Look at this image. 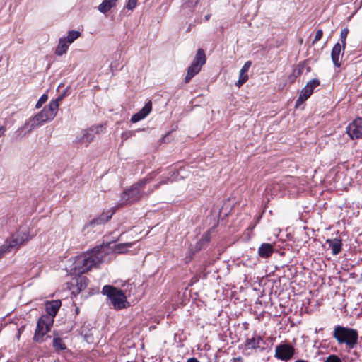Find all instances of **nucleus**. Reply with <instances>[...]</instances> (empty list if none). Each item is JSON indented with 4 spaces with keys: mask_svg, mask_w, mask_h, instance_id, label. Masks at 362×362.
Instances as JSON below:
<instances>
[{
    "mask_svg": "<svg viewBox=\"0 0 362 362\" xmlns=\"http://www.w3.org/2000/svg\"><path fill=\"white\" fill-rule=\"evenodd\" d=\"M23 328H24L23 327H21L18 329V336H17L18 339H19L20 335H21V332H22V330L23 329Z\"/></svg>",
    "mask_w": 362,
    "mask_h": 362,
    "instance_id": "58836bf2",
    "label": "nucleus"
},
{
    "mask_svg": "<svg viewBox=\"0 0 362 362\" xmlns=\"http://www.w3.org/2000/svg\"><path fill=\"white\" fill-rule=\"evenodd\" d=\"M78 277L76 279V286L78 289L81 291L84 290L88 283V279L85 276H81V274H78Z\"/></svg>",
    "mask_w": 362,
    "mask_h": 362,
    "instance_id": "b1692460",
    "label": "nucleus"
},
{
    "mask_svg": "<svg viewBox=\"0 0 362 362\" xmlns=\"http://www.w3.org/2000/svg\"><path fill=\"white\" fill-rule=\"evenodd\" d=\"M130 245H131L129 243L119 244V245H117V248L119 250V252H123V251L122 250L124 249V247H130Z\"/></svg>",
    "mask_w": 362,
    "mask_h": 362,
    "instance_id": "f704fd0d",
    "label": "nucleus"
},
{
    "mask_svg": "<svg viewBox=\"0 0 362 362\" xmlns=\"http://www.w3.org/2000/svg\"><path fill=\"white\" fill-rule=\"evenodd\" d=\"M75 311H76V313L78 314L79 313V308H76Z\"/></svg>",
    "mask_w": 362,
    "mask_h": 362,
    "instance_id": "79ce46f5",
    "label": "nucleus"
},
{
    "mask_svg": "<svg viewBox=\"0 0 362 362\" xmlns=\"http://www.w3.org/2000/svg\"><path fill=\"white\" fill-rule=\"evenodd\" d=\"M68 88H66V90L54 101H57V103L59 104V101L62 100L66 95Z\"/></svg>",
    "mask_w": 362,
    "mask_h": 362,
    "instance_id": "72a5a7b5",
    "label": "nucleus"
},
{
    "mask_svg": "<svg viewBox=\"0 0 362 362\" xmlns=\"http://www.w3.org/2000/svg\"><path fill=\"white\" fill-rule=\"evenodd\" d=\"M117 1L118 0H103L98 7V11L103 13H106L116 6Z\"/></svg>",
    "mask_w": 362,
    "mask_h": 362,
    "instance_id": "412c9836",
    "label": "nucleus"
},
{
    "mask_svg": "<svg viewBox=\"0 0 362 362\" xmlns=\"http://www.w3.org/2000/svg\"><path fill=\"white\" fill-rule=\"evenodd\" d=\"M152 110V103L149 100L148 103L145 104L143 108L133 115L131 118V122L133 123H136L143 119H144L151 111Z\"/></svg>",
    "mask_w": 362,
    "mask_h": 362,
    "instance_id": "4468645a",
    "label": "nucleus"
},
{
    "mask_svg": "<svg viewBox=\"0 0 362 362\" xmlns=\"http://www.w3.org/2000/svg\"><path fill=\"white\" fill-rule=\"evenodd\" d=\"M320 81L317 78H313L308 82L306 86L301 90L299 97L296 102V107L303 103L313 94L314 89L320 86Z\"/></svg>",
    "mask_w": 362,
    "mask_h": 362,
    "instance_id": "1a4fd4ad",
    "label": "nucleus"
},
{
    "mask_svg": "<svg viewBox=\"0 0 362 362\" xmlns=\"http://www.w3.org/2000/svg\"><path fill=\"white\" fill-rule=\"evenodd\" d=\"M248 79V76L247 74H244L241 75V71H240L239 80L238 81L236 86L238 87L241 86L243 83H245Z\"/></svg>",
    "mask_w": 362,
    "mask_h": 362,
    "instance_id": "bb28decb",
    "label": "nucleus"
},
{
    "mask_svg": "<svg viewBox=\"0 0 362 362\" xmlns=\"http://www.w3.org/2000/svg\"><path fill=\"white\" fill-rule=\"evenodd\" d=\"M240 360H241V358H235V361H240Z\"/></svg>",
    "mask_w": 362,
    "mask_h": 362,
    "instance_id": "a18cd8bd",
    "label": "nucleus"
},
{
    "mask_svg": "<svg viewBox=\"0 0 362 362\" xmlns=\"http://www.w3.org/2000/svg\"><path fill=\"white\" fill-rule=\"evenodd\" d=\"M205 18H206V20H209V15L206 16H205Z\"/></svg>",
    "mask_w": 362,
    "mask_h": 362,
    "instance_id": "37998d69",
    "label": "nucleus"
},
{
    "mask_svg": "<svg viewBox=\"0 0 362 362\" xmlns=\"http://www.w3.org/2000/svg\"><path fill=\"white\" fill-rule=\"evenodd\" d=\"M68 44L69 43L63 37L60 38L55 50V54L58 56H62L66 53L69 48Z\"/></svg>",
    "mask_w": 362,
    "mask_h": 362,
    "instance_id": "4be33fe9",
    "label": "nucleus"
},
{
    "mask_svg": "<svg viewBox=\"0 0 362 362\" xmlns=\"http://www.w3.org/2000/svg\"><path fill=\"white\" fill-rule=\"evenodd\" d=\"M333 337L339 344H345L349 349H354L358 344V333L355 329L337 325L334 327Z\"/></svg>",
    "mask_w": 362,
    "mask_h": 362,
    "instance_id": "20e7f679",
    "label": "nucleus"
},
{
    "mask_svg": "<svg viewBox=\"0 0 362 362\" xmlns=\"http://www.w3.org/2000/svg\"><path fill=\"white\" fill-rule=\"evenodd\" d=\"M206 61V57L204 50L201 48L199 49L197 51L191 65L187 68V74L185 78V82L186 83H189L190 80L200 71L202 66L205 64Z\"/></svg>",
    "mask_w": 362,
    "mask_h": 362,
    "instance_id": "0eeeda50",
    "label": "nucleus"
},
{
    "mask_svg": "<svg viewBox=\"0 0 362 362\" xmlns=\"http://www.w3.org/2000/svg\"><path fill=\"white\" fill-rule=\"evenodd\" d=\"M274 246L270 243H264L258 249V255L262 258H268L274 252Z\"/></svg>",
    "mask_w": 362,
    "mask_h": 362,
    "instance_id": "f3484780",
    "label": "nucleus"
},
{
    "mask_svg": "<svg viewBox=\"0 0 362 362\" xmlns=\"http://www.w3.org/2000/svg\"><path fill=\"white\" fill-rule=\"evenodd\" d=\"M187 362H199L196 358H190Z\"/></svg>",
    "mask_w": 362,
    "mask_h": 362,
    "instance_id": "4c0bfd02",
    "label": "nucleus"
},
{
    "mask_svg": "<svg viewBox=\"0 0 362 362\" xmlns=\"http://www.w3.org/2000/svg\"><path fill=\"white\" fill-rule=\"evenodd\" d=\"M81 33L77 30H70L66 37H63L69 44H71L81 36Z\"/></svg>",
    "mask_w": 362,
    "mask_h": 362,
    "instance_id": "393cba45",
    "label": "nucleus"
},
{
    "mask_svg": "<svg viewBox=\"0 0 362 362\" xmlns=\"http://www.w3.org/2000/svg\"><path fill=\"white\" fill-rule=\"evenodd\" d=\"M346 133L351 139H358L362 137V118L358 117L351 122L346 127Z\"/></svg>",
    "mask_w": 362,
    "mask_h": 362,
    "instance_id": "9b49d317",
    "label": "nucleus"
},
{
    "mask_svg": "<svg viewBox=\"0 0 362 362\" xmlns=\"http://www.w3.org/2000/svg\"><path fill=\"white\" fill-rule=\"evenodd\" d=\"M261 342H264L261 336L255 334L251 338H247L245 341L246 349H257L260 348Z\"/></svg>",
    "mask_w": 362,
    "mask_h": 362,
    "instance_id": "dca6fc26",
    "label": "nucleus"
},
{
    "mask_svg": "<svg viewBox=\"0 0 362 362\" xmlns=\"http://www.w3.org/2000/svg\"><path fill=\"white\" fill-rule=\"evenodd\" d=\"M324 362H342V361L337 355L331 354L326 358Z\"/></svg>",
    "mask_w": 362,
    "mask_h": 362,
    "instance_id": "cd10ccee",
    "label": "nucleus"
},
{
    "mask_svg": "<svg viewBox=\"0 0 362 362\" xmlns=\"http://www.w3.org/2000/svg\"><path fill=\"white\" fill-rule=\"evenodd\" d=\"M158 174V172H151L144 178L133 184L130 188L124 191L121 194V205L132 204L140 200L144 196H148L154 190L158 189L161 185L166 184L168 181L173 182L176 180L177 177H175V175L178 174V171L174 170L173 171L169 173V174H170V175H162L160 177V182L158 184L154 185L153 187L150 189L148 192H145L144 189L146 185L153 180Z\"/></svg>",
    "mask_w": 362,
    "mask_h": 362,
    "instance_id": "f257e3e1",
    "label": "nucleus"
},
{
    "mask_svg": "<svg viewBox=\"0 0 362 362\" xmlns=\"http://www.w3.org/2000/svg\"><path fill=\"white\" fill-rule=\"evenodd\" d=\"M240 360H241V358H235V361H240Z\"/></svg>",
    "mask_w": 362,
    "mask_h": 362,
    "instance_id": "c03bdc74",
    "label": "nucleus"
},
{
    "mask_svg": "<svg viewBox=\"0 0 362 362\" xmlns=\"http://www.w3.org/2000/svg\"><path fill=\"white\" fill-rule=\"evenodd\" d=\"M47 99H48L47 95V94H43L40 98V99L38 100L37 103H36L35 107L37 109L40 108L42 106V105L47 102Z\"/></svg>",
    "mask_w": 362,
    "mask_h": 362,
    "instance_id": "a878e982",
    "label": "nucleus"
},
{
    "mask_svg": "<svg viewBox=\"0 0 362 362\" xmlns=\"http://www.w3.org/2000/svg\"><path fill=\"white\" fill-rule=\"evenodd\" d=\"M58 107L59 104L57 101H51L47 106H45L40 112L36 114L33 118L30 119L28 122H25L22 129H28L29 132L44 122L53 119L57 115Z\"/></svg>",
    "mask_w": 362,
    "mask_h": 362,
    "instance_id": "7ed1b4c3",
    "label": "nucleus"
},
{
    "mask_svg": "<svg viewBox=\"0 0 362 362\" xmlns=\"http://www.w3.org/2000/svg\"><path fill=\"white\" fill-rule=\"evenodd\" d=\"M323 31L321 29H318L316 31L315 38L312 42L313 45H315L317 42H318L322 37Z\"/></svg>",
    "mask_w": 362,
    "mask_h": 362,
    "instance_id": "c85d7f7f",
    "label": "nucleus"
},
{
    "mask_svg": "<svg viewBox=\"0 0 362 362\" xmlns=\"http://www.w3.org/2000/svg\"><path fill=\"white\" fill-rule=\"evenodd\" d=\"M211 240V234L210 232L208 231L206 233H204L202 237L200 238V240L196 244V249L199 250H201L204 246H205Z\"/></svg>",
    "mask_w": 362,
    "mask_h": 362,
    "instance_id": "5701e85b",
    "label": "nucleus"
},
{
    "mask_svg": "<svg viewBox=\"0 0 362 362\" xmlns=\"http://www.w3.org/2000/svg\"><path fill=\"white\" fill-rule=\"evenodd\" d=\"M346 40H343V39H340V41L341 43V46L342 47V49L344 50L345 49V47H346Z\"/></svg>",
    "mask_w": 362,
    "mask_h": 362,
    "instance_id": "c9c22d12",
    "label": "nucleus"
},
{
    "mask_svg": "<svg viewBox=\"0 0 362 362\" xmlns=\"http://www.w3.org/2000/svg\"><path fill=\"white\" fill-rule=\"evenodd\" d=\"M102 293L107 296L115 309L120 310L125 308L126 296L121 289L113 286L105 285L103 288Z\"/></svg>",
    "mask_w": 362,
    "mask_h": 362,
    "instance_id": "423d86ee",
    "label": "nucleus"
},
{
    "mask_svg": "<svg viewBox=\"0 0 362 362\" xmlns=\"http://www.w3.org/2000/svg\"><path fill=\"white\" fill-rule=\"evenodd\" d=\"M132 135V132H124L123 134H122V138L126 139L129 137V136Z\"/></svg>",
    "mask_w": 362,
    "mask_h": 362,
    "instance_id": "e433bc0d",
    "label": "nucleus"
},
{
    "mask_svg": "<svg viewBox=\"0 0 362 362\" xmlns=\"http://www.w3.org/2000/svg\"><path fill=\"white\" fill-rule=\"evenodd\" d=\"M5 131V128L4 127H0V132H4Z\"/></svg>",
    "mask_w": 362,
    "mask_h": 362,
    "instance_id": "a19ab883",
    "label": "nucleus"
},
{
    "mask_svg": "<svg viewBox=\"0 0 362 362\" xmlns=\"http://www.w3.org/2000/svg\"><path fill=\"white\" fill-rule=\"evenodd\" d=\"M62 305V302L60 300H54L51 301H47L45 304L46 311L47 313V315H43L42 316H49L52 319L54 320V317L58 313L59 309Z\"/></svg>",
    "mask_w": 362,
    "mask_h": 362,
    "instance_id": "ddd939ff",
    "label": "nucleus"
},
{
    "mask_svg": "<svg viewBox=\"0 0 362 362\" xmlns=\"http://www.w3.org/2000/svg\"><path fill=\"white\" fill-rule=\"evenodd\" d=\"M252 64V62L250 61H247L245 63V64L243 66V67L240 69L241 75L246 74L250 67Z\"/></svg>",
    "mask_w": 362,
    "mask_h": 362,
    "instance_id": "7c9ffc66",
    "label": "nucleus"
},
{
    "mask_svg": "<svg viewBox=\"0 0 362 362\" xmlns=\"http://www.w3.org/2000/svg\"><path fill=\"white\" fill-rule=\"evenodd\" d=\"M137 1L138 0H129L126 5V8L128 10H133L136 6Z\"/></svg>",
    "mask_w": 362,
    "mask_h": 362,
    "instance_id": "c756f323",
    "label": "nucleus"
},
{
    "mask_svg": "<svg viewBox=\"0 0 362 362\" xmlns=\"http://www.w3.org/2000/svg\"><path fill=\"white\" fill-rule=\"evenodd\" d=\"M349 32V30L347 28L342 29L340 33V39L346 40Z\"/></svg>",
    "mask_w": 362,
    "mask_h": 362,
    "instance_id": "2f4dec72",
    "label": "nucleus"
},
{
    "mask_svg": "<svg viewBox=\"0 0 362 362\" xmlns=\"http://www.w3.org/2000/svg\"><path fill=\"white\" fill-rule=\"evenodd\" d=\"M240 360H241V358H235V361H240Z\"/></svg>",
    "mask_w": 362,
    "mask_h": 362,
    "instance_id": "49530a36",
    "label": "nucleus"
},
{
    "mask_svg": "<svg viewBox=\"0 0 362 362\" xmlns=\"http://www.w3.org/2000/svg\"><path fill=\"white\" fill-rule=\"evenodd\" d=\"M54 320L49 316H41L37 322V326L33 337V341L42 343L51 338L50 335H45L50 332L53 325Z\"/></svg>",
    "mask_w": 362,
    "mask_h": 362,
    "instance_id": "39448f33",
    "label": "nucleus"
},
{
    "mask_svg": "<svg viewBox=\"0 0 362 362\" xmlns=\"http://www.w3.org/2000/svg\"><path fill=\"white\" fill-rule=\"evenodd\" d=\"M114 210H108L106 212H103L98 217L93 218L89 222V226H92L94 225H100L103 224L105 222L108 221L114 214Z\"/></svg>",
    "mask_w": 362,
    "mask_h": 362,
    "instance_id": "2eb2a0df",
    "label": "nucleus"
},
{
    "mask_svg": "<svg viewBox=\"0 0 362 362\" xmlns=\"http://www.w3.org/2000/svg\"><path fill=\"white\" fill-rule=\"evenodd\" d=\"M102 127H97L95 128L91 127L89 129L86 130L81 139V141L83 143H90L91 142L93 139L95 134H97L98 132V129H101Z\"/></svg>",
    "mask_w": 362,
    "mask_h": 362,
    "instance_id": "aec40b11",
    "label": "nucleus"
},
{
    "mask_svg": "<svg viewBox=\"0 0 362 362\" xmlns=\"http://www.w3.org/2000/svg\"><path fill=\"white\" fill-rule=\"evenodd\" d=\"M295 354L294 347L289 344H281L276 346L275 357L281 361H288Z\"/></svg>",
    "mask_w": 362,
    "mask_h": 362,
    "instance_id": "9d476101",
    "label": "nucleus"
},
{
    "mask_svg": "<svg viewBox=\"0 0 362 362\" xmlns=\"http://www.w3.org/2000/svg\"><path fill=\"white\" fill-rule=\"evenodd\" d=\"M197 2V0H196V3Z\"/></svg>",
    "mask_w": 362,
    "mask_h": 362,
    "instance_id": "de8ad7c7",
    "label": "nucleus"
},
{
    "mask_svg": "<svg viewBox=\"0 0 362 362\" xmlns=\"http://www.w3.org/2000/svg\"><path fill=\"white\" fill-rule=\"evenodd\" d=\"M103 255L99 247L90 252L77 257L74 267L71 269L74 274H83L88 272L93 267H98L103 262Z\"/></svg>",
    "mask_w": 362,
    "mask_h": 362,
    "instance_id": "f03ea898",
    "label": "nucleus"
},
{
    "mask_svg": "<svg viewBox=\"0 0 362 362\" xmlns=\"http://www.w3.org/2000/svg\"><path fill=\"white\" fill-rule=\"evenodd\" d=\"M295 362H307V361L303 359H298V360L296 361Z\"/></svg>",
    "mask_w": 362,
    "mask_h": 362,
    "instance_id": "ea45409f",
    "label": "nucleus"
},
{
    "mask_svg": "<svg viewBox=\"0 0 362 362\" xmlns=\"http://www.w3.org/2000/svg\"><path fill=\"white\" fill-rule=\"evenodd\" d=\"M326 243H327L329 245V247L331 248L332 253L333 255H337L341 252L342 243L341 239H327Z\"/></svg>",
    "mask_w": 362,
    "mask_h": 362,
    "instance_id": "a211bd4d",
    "label": "nucleus"
},
{
    "mask_svg": "<svg viewBox=\"0 0 362 362\" xmlns=\"http://www.w3.org/2000/svg\"><path fill=\"white\" fill-rule=\"evenodd\" d=\"M52 346L54 351L57 353L61 351H64L67 349V346L63 341V339L59 336L57 333H54L53 335Z\"/></svg>",
    "mask_w": 362,
    "mask_h": 362,
    "instance_id": "6ab92c4d",
    "label": "nucleus"
},
{
    "mask_svg": "<svg viewBox=\"0 0 362 362\" xmlns=\"http://www.w3.org/2000/svg\"><path fill=\"white\" fill-rule=\"evenodd\" d=\"M344 54V50L342 49L341 44L339 42H337L332 47L331 52V58L336 67L339 68L341 66V63L339 61V57L341 55V57H343Z\"/></svg>",
    "mask_w": 362,
    "mask_h": 362,
    "instance_id": "f8f14e48",
    "label": "nucleus"
},
{
    "mask_svg": "<svg viewBox=\"0 0 362 362\" xmlns=\"http://www.w3.org/2000/svg\"><path fill=\"white\" fill-rule=\"evenodd\" d=\"M28 240V236L25 234L21 236L18 233L13 235L9 239H7L2 246L0 247V258L5 253L9 252L13 248H17Z\"/></svg>",
    "mask_w": 362,
    "mask_h": 362,
    "instance_id": "6e6552de",
    "label": "nucleus"
},
{
    "mask_svg": "<svg viewBox=\"0 0 362 362\" xmlns=\"http://www.w3.org/2000/svg\"><path fill=\"white\" fill-rule=\"evenodd\" d=\"M303 67H297L293 69V75L294 77H298L302 74Z\"/></svg>",
    "mask_w": 362,
    "mask_h": 362,
    "instance_id": "473e14b6",
    "label": "nucleus"
}]
</instances>
